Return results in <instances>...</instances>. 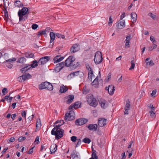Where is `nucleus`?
Segmentation results:
<instances>
[{
    "label": "nucleus",
    "mask_w": 159,
    "mask_h": 159,
    "mask_svg": "<svg viewBox=\"0 0 159 159\" xmlns=\"http://www.w3.org/2000/svg\"><path fill=\"white\" fill-rule=\"evenodd\" d=\"M59 126H55L52 130L51 133L52 135L55 136L56 139L58 140L61 138L64 133V130Z\"/></svg>",
    "instance_id": "obj_1"
},
{
    "label": "nucleus",
    "mask_w": 159,
    "mask_h": 159,
    "mask_svg": "<svg viewBox=\"0 0 159 159\" xmlns=\"http://www.w3.org/2000/svg\"><path fill=\"white\" fill-rule=\"evenodd\" d=\"M75 58L73 56H69L65 60L64 64L66 67L75 66L73 63L75 60Z\"/></svg>",
    "instance_id": "obj_2"
},
{
    "label": "nucleus",
    "mask_w": 159,
    "mask_h": 159,
    "mask_svg": "<svg viewBox=\"0 0 159 159\" xmlns=\"http://www.w3.org/2000/svg\"><path fill=\"white\" fill-rule=\"evenodd\" d=\"M47 89L48 90L51 91L53 89L52 85L48 82H45L41 83L39 86V89Z\"/></svg>",
    "instance_id": "obj_3"
},
{
    "label": "nucleus",
    "mask_w": 159,
    "mask_h": 159,
    "mask_svg": "<svg viewBox=\"0 0 159 159\" xmlns=\"http://www.w3.org/2000/svg\"><path fill=\"white\" fill-rule=\"evenodd\" d=\"M75 113L73 111H70L69 112L66 113L64 119L66 121L73 120L75 118Z\"/></svg>",
    "instance_id": "obj_4"
},
{
    "label": "nucleus",
    "mask_w": 159,
    "mask_h": 159,
    "mask_svg": "<svg viewBox=\"0 0 159 159\" xmlns=\"http://www.w3.org/2000/svg\"><path fill=\"white\" fill-rule=\"evenodd\" d=\"M102 60V56L101 52L99 51H97L95 54L94 61L96 64L100 63Z\"/></svg>",
    "instance_id": "obj_5"
},
{
    "label": "nucleus",
    "mask_w": 159,
    "mask_h": 159,
    "mask_svg": "<svg viewBox=\"0 0 159 159\" xmlns=\"http://www.w3.org/2000/svg\"><path fill=\"white\" fill-rule=\"evenodd\" d=\"M87 101L88 103L91 106L95 107L98 105L97 100L95 98H93L92 95L87 97Z\"/></svg>",
    "instance_id": "obj_6"
},
{
    "label": "nucleus",
    "mask_w": 159,
    "mask_h": 159,
    "mask_svg": "<svg viewBox=\"0 0 159 159\" xmlns=\"http://www.w3.org/2000/svg\"><path fill=\"white\" fill-rule=\"evenodd\" d=\"M87 121V119L82 118L76 120L75 121V123L77 125H82L86 123Z\"/></svg>",
    "instance_id": "obj_7"
},
{
    "label": "nucleus",
    "mask_w": 159,
    "mask_h": 159,
    "mask_svg": "<svg viewBox=\"0 0 159 159\" xmlns=\"http://www.w3.org/2000/svg\"><path fill=\"white\" fill-rule=\"evenodd\" d=\"M65 64L63 62H60L56 65L54 70L56 72H59L63 68Z\"/></svg>",
    "instance_id": "obj_8"
},
{
    "label": "nucleus",
    "mask_w": 159,
    "mask_h": 159,
    "mask_svg": "<svg viewBox=\"0 0 159 159\" xmlns=\"http://www.w3.org/2000/svg\"><path fill=\"white\" fill-rule=\"evenodd\" d=\"M50 59V57L48 56H45L40 59L38 61V63H40L41 65H44L46 64Z\"/></svg>",
    "instance_id": "obj_9"
},
{
    "label": "nucleus",
    "mask_w": 159,
    "mask_h": 159,
    "mask_svg": "<svg viewBox=\"0 0 159 159\" xmlns=\"http://www.w3.org/2000/svg\"><path fill=\"white\" fill-rule=\"evenodd\" d=\"M23 67L20 70L22 73H24L27 72L29 70H31L30 67V64H25L23 65Z\"/></svg>",
    "instance_id": "obj_10"
},
{
    "label": "nucleus",
    "mask_w": 159,
    "mask_h": 159,
    "mask_svg": "<svg viewBox=\"0 0 159 159\" xmlns=\"http://www.w3.org/2000/svg\"><path fill=\"white\" fill-rule=\"evenodd\" d=\"M107 119L103 118H99L98 124L99 126L102 127L106 125Z\"/></svg>",
    "instance_id": "obj_11"
},
{
    "label": "nucleus",
    "mask_w": 159,
    "mask_h": 159,
    "mask_svg": "<svg viewBox=\"0 0 159 159\" xmlns=\"http://www.w3.org/2000/svg\"><path fill=\"white\" fill-rule=\"evenodd\" d=\"M105 89L107 90L109 93L111 95H112L114 93L115 90L114 86L112 85L106 87Z\"/></svg>",
    "instance_id": "obj_12"
},
{
    "label": "nucleus",
    "mask_w": 159,
    "mask_h": 159,
    "mask_svg": "<svg viewBox=\"0 0 159 159\" xmlns=\"http://www.w3.org/2000/svg\"><path fill=\"white\" fill-rule=\"evenodd\" d=\"M86 127L89 130L94 131L97 130L98 126L96 124H90L87 125Z\"/></svg>",
    "instance_id": "obj_13"
},
{
    "label": "nucleus",
    "mask_w": 159,
    "mask_h": 159,
    "mask_svg": "<svg viewBox=\"0 0 159 159\" xmlns=\"http://www.w3.org/2000/svg\"><path fill=\"white\" fill-rule=\"evenodd\" d=\"M130 102L129 100H127L126 104L125 107V111L124 112L125 115L128 114V111L130 110Z\"/></svg>",
    "instance_id": "obj_14"
},
{
    "label": "nucleus",
    "mask_w": 159,
    "mask_h": 159,
    "mask_svg": "<svg viewBox=\"0 0 159 159\" xmlns=\"http://www.w3.org/2000/svg\"><path fill=\"white\" fill-rule=\"evenodd\" d=\"M81 105V103L80 102H75L74 104L71 105L69 108V110L75 109L79 108Z\"/></svg>",
    "instance_id": "obj_15"
},
{
    "label": "nucleus",
    "mask_w": 159,
    "mask_h": 159,
    "mask_svg": "<svg viewBox=\"0 0 159 159\" xmlns=\"http://www.w3.org/2000/svg\"><path fill=\"white\" fill-rule=\"evenodd\" d=\"M79 49L78 47V45L77 44H75L73 45L72 47L70 48V51L71 53L78 51Z\"/></svg>",
    "instance_id": "obj_16"
},
{
    "label": "nucleus",
    "mask_w": 159,
    "mask_h": 159,
    "mask_svg": "<svg viewBox=\"0 0 159 159\" xmlns=\"http://www.w3.org/2000/svg\"><path fill=\"white\" fill-rule=\"evenodd\" d=\"M57 146L56 144H52L50 147V150L51 154L54 153L57 149Z\"/></svg>",
    "instance_id": "obj_17"
},
{
    "label": "nucleus",
    "mask_w": 159,
    "mask_h": 159,
    "mask_svg": "<svg viewBox=\"0 0 159 159\" xmlns=\"http://www.w3.org/2000/svg\"><path fill=\"white\" fill-rule=\"evenodd\" d=\"M117 28L119 29H122L125 26V21L124 20L119 21L116 25Z\"/></svg>",
    "instance_id": "obj_18"
},
{
    "label": "nucleus",
    "mask_w": 159,
    "mask_h": 159,
    "mask_svg": "<svg viewBox=\"0 0 159 159\" xmlns=\"http://www.w3.org/2000/svg\"><path fill=\"white\" fill-rule=\"evenodd\" d=\"M28 11V9L26 7H23L21 10H19L18 13H20L22 15H26Z\"/></svg>",
    "instance_id": "obj_19"
},
{
    "label": "nucleus",
    "mask_w": 159,
    "mask_h": 159,
    "mask_svg": "<svg viewBox=\"0 0 159 159\" xmlns=\"http://www.w3.org/2000/svg\"><path fill=\"white\" fill-rule=\"evenodd\" d=\"M63 57H61L60 56L57 55L53 59V61L55 63H57L59 62L64 59Z\"/></svg>",
    "instance_id": "obj_20"
},
{
    "label": "nucleus",
    "mask_w": 159,
    "mask_h": 159,
    "mask_svg": "<svg viewBox=\"0 0 159 159\" xmlns=\"http://www.w3.org/2000/svg\"><path fill=\"white\" fill-rule=\"evenodd\" d=\"M66 98L67 100L66 101V102L67 104H69L73 102L74 99V96L73 95H70L67 97Z\"/></svg>",
    "instance_id": "obj_21"
},
{
    "label": "nucleus",
    "mask_w": 159,
    "mask_h": 159,
    "mask_svg": "<svg viewBox=\"0 0 159 159\" xmlns=\"http://www.w3.org/2000/svg\"><path fill=\"white\" fill-rule=\"evenodd\" d=\"M99 103L102 107L105 108L107 107V101L102 99H100L99 101Z\"/></svg>",
    "instance_id": "obj_22"
},
{
    "label": "nucleus",
    "mask_w": 159,
    "mask_h": 159,
    "mask_svg": "<svg viewBox=\"0 0 159 159\" xmlns=\"http://www.w3.org/2000/svg\"><path fill=\"white\" fill-rule=\"evenodd\" d=\"M19 17V21L21 22L23 21L24 22L27 19L28 16L25 15H22L20 13H18Z\"/></svg>",
    "instance_id": "obj_23"
},
{
    "label": "nucleus",
    "mask_w": 159,
    "mask_h": 159,
    "mask_svg": "<svg viewBox=\"0 0 159 159\" xmlns=\"http://www.w3.org/2000/svg\"><path fill=\"white\" fill-rule=\"evenodd\" d=\"M49 35L50 39V43H52L56 37V35L53 32H51Z\"/></svg>",
    "instance_id": "obj_24"
},
{
    "label": "nucleus",
    "mask_w": 159,
    "mask_h": 159,
    "mask_svg": "<svg viewBox=\"0 0 159 159\" xmlns=\"http://www.w3.org/2000/svg\"><path fill=\"white\" fill-rule=\"evenodd\" d=\"M131 16L132 20V21L133 23H135L137 19V15L135 12H132L131 14Z\"/></svg>",
    "instance_id": "obj_25"
},
{
    "label": "nucleus",
    "mask_w": 159,
    "mask_h": 159,
    "mask_svg": "<svg viewBox=\"0 0 159 159\" xmlns=\"http://www.w3.org/2000/svg\"><path fill=\"white\" fill-rule=\"evenodd\" d=\"M80 155L78 153H76V154H72L71 155V157L72 159H80Z\"/></svg>",
    "instance_id": "obj_26"
},
{
    "label": "nucleus",
    "mask_w": 159,
    "mask_h": 159,
    "mask_svg": "<svg viewBox=\"0 0 159 159\" xmlns=\"http://www.w3.org/2000/svg\"><path fill=\"white\" fill-rule=\"evenodd\" d=\"M95 77L94 75L93 74V71L88 72V78L89 80L91 81L93 78H94Z\"/></svg>",
    "instance_id": "obj_27"
},
{
    "label": "nucleus",
    "mask_w": 159,
    "mask_h": 159,
    "mask_svg": "<svg viewBox=\"0 0 159 159\" xmlns=\"http://www.w3.org/2000/svg\"><path fill=\"white\" fill-rule=\"evenodd\" d=\"M38 62L36 60H34L32 61V63L30 65V68L32 69V68L38 66L37 63Z\"/></svg>",
    "instance_id": "obj_28"
},
{
    "label": "nucleus",
    "mask_w": 159,
    "mask_h": 159,
    "mask_svg": "<svg viewBox=\"0 0 159 159\" xmlns=\"http://www.w3.org/2000/svg\"><path fill=\"white\" fill-rule=\"evenodd\" d=\"M68 89L66 86L63 85L60 87L59 91L61 93H64L66 92Z\"/></svg>",
    "instance_id": "obj_29"
},
{
    "label": "nucleus",
    "mask_w": 159,
    "mask_h": 159,
    "mask_svg": "<svg viewBox=\"0 0 159 159\" xmlns=\"http://www.w3.org/2000/svg\"><path fill=\"white\" fill-rule=\"evenodd\" d=\"M14 4L16 7H22L23 6V4L20 1L18 0L15 1Z\"/></svg>",
    "instance_id": "obj_30"
},
{
    "label": "nucleus",
    "mask_w": 159,
    "mask_h": 159,
    "mask_svg": "<svg viewBox=\"0 0 159 159\" xmlns=\"http://www.w3.org/2000/svg\"><path fill=\"white\" fill-rule=\"evenodd\" d=\"M41 126V122L40 120H37L36 123V129L39 130Z\"/></svg>",
    "instance_id": "obj_31"
},
{
    "label": "nucleus",
    "mask_w": 159,
    "mask_h": 159,
    "mask_svg": "<svg viewBox=\"0 0 159 159\" xmlns=\"http://www.w3.org/2000/svg\"><path fill=\"white\" fill-rule=\"evenodd\" d=\"M23 79H24V81L26 79H29L31 77V75L29 74H25L22 75Z\"/></svg>",
    "instance_id": "obj_32"
},
{
    "label": "nucleus",
    "mask_w": 159,
    "mask_h": 159,
    "mask_svg": "<svg viewBox=\"0 0 159 159\" xmlns=\"http://www.w3.org/2000/svg\"><path fill=\"white\" fill-rule=\"evenodd\" d=\"M26 61V59L24 57H20L19 58L18 60L17 61V63H24Z\"/></svg>",
    "instance_id": "obj_33"
},
{
    "label": "nucleus",
    "mask_w": 159,
    "mask_h": 159,
    "mask_svg": "<svg viewBox=\"0 0 159 159\" xmlns=\"http://www.w3.org/2000/svg\"><path fill=\"white\" fill-rule=\"evenodd\" d=\"M16 59L15 57H12V58L6 60L4 62H9L10 63L16 61Z\"/></svg>",
    "instance_id": "obj_34"
},
{
    "label": "nucleus",
    "mask_w": 159,
    "mask_h": 159,
    "mask_svg": "<svg viewBox=\"0 0 159 159\" xmlns=\"http://www.w3.org/2000/svg\"><path fill=\"white\" fill-rule=\"evenodd\" d=\"M25 57L28 58H33L34 55L33 53H27L25 54Z\"/></svg>",
    "instance_id": "obj_35"
},
{
    "label": "nucleus",
    "mask_w": 159,
    "mask_h": 159,
    "mask_svg": "<svg viewBox=\"0 0 159 159\" xmlns=\"http://www.w3.org/2000/svg\"><path fill=\"white\" fill-rule=\"evenodd\" d=\"M98 77L97 76L92 83V84L94 85L98 84Z\"/></svg>",
    "instance_id": "obj_36"
},
{
    "label": "nucleus",
    "mask_w": 159,
    "mask_h": 159,
    "mask_svg": "<svg viewBox=\"0 0 159 159\" xmlns=\"http://www.w3.org/2000/svg\"><path fill=\"white\" fill-rule=\"evenodd\" d=\"M82 141L85 143L89 144L91 142V140L89 138H85Z\"/></svg>",
    "instance_id": "obj_37"
},
{
    "label": "nucleus",
    "mask_w": 159,
    "mask_h": 159,
    "mask_svg": "<svg viewBox=\"0 0 159 159\" xmlns=\"http://www.w3.org/2000/svg\"><path fill=\"white\" fill-rule=\"evenodd\" d=\"M4 63L5 64L6 66L9 68L11 69L13 66L12 64L11 63L8 62Z\"/></svg>",
    "instance_id": "obj_38"
},
{
    "label": "nucleus",
    "mask_w": 159,
    "mask_h": 159,
    "mask_svg": "<svg viewBox=\"0 0 159 159\" xmlns=\"http://www.w3.org/2000/svg\"><path fill=\"white\" fill-rule=\"evenodd\" d=\"M56 36L58 38L64 39L65 36L64 35H62L58 33H56Z\"/></svg>",
    "instance_id": "obj_39"
},
{
    "label": "nucleus",
    "mask_w": 159,
    "mask_h": 159,
    "mask_svg": "<svg viewBox=\"0 0 159 159\" xmlns=\"http://www.w3.org/2000/svg\"><path fill=\"white\" fill-rule=\"evenodd\" d=\"M131 66L129 68V70H131L132 69H133L135 67V64H134V61L133 60L131 61Z\"/></svg>",
    "instance_id": "obj_40"
},
{
    "label": "nucleus",
    "mask_w": 159,
    "mask_h": 159,
    "mask_svg": "<svg viewBox=\"0 0 159 159\" xmlns=\"http://www.w3.org/2000/svg\"><path fill=\"white\" fill-rule=\"evenodd\" d=\"M148 15L151 17L153 20H155L156 19V16L153 14L152 13H149L148 14Z\"/></svg>",
    "instance_id": "obj_41"
},
{
    "label": "nucleus",
    "mask_w": 159,
    "mask_h": 159,
    "mask_svg": "<svg viewBox=\"0 0 159 159\" xmlns=\"http://www.w3.org/2000/svg\"><path fill=\"white\" fill-rule=\"evenodd\" d=\"M64 122L63 120H57L56 121L55 123V124H56L58 123H60L61 125H63L64 124Z\"/></svg>",
    "instance_id": "obj_42"
},
{
    "label": "nucleus",
    "mask_w": 159,
    "mask_h": 159,
    "mask_svg": "<svg viewBox=\"0 0 159 159\" xmlns=\"http://www.w3.org/2000/svg\"><path fill=\"white\" fill-rule=\"evenodd\" d=\"M74 72V73L75 74V76H77L78 75L80 74L81 75H82V74H83V72H81L80 71H76Z\"/></svg>",
    "instance_id": "obj_43"
},
{
    "label": "nucleus",
    "mask_w": 159,
    "mask_h": 159,
    "mask_svg": "<svg viewBox=\"0 0 159 159\" xmlns=\"http://www.w3.org/2000/svg\"><path fill=\"white\" fill-rule=\"evenodd\" d=\"M2 92L3 95L6 94L7 93V88H4L2 89Z\"/></svg>",
    "instance_id": "obj_44"
},
{
    "label": "nucleus",
    "mask_w": 159,
    "mask_h": 159,
    "mask_svg": "<svg viewBox=\"0 0 159 159\" xmlns=\"http://www.w3.org/2000/svg\"><path fill=\"white\" fill-rule=\"evenodd\" d=\"M71 141L73 142H75L77 140V137L75 136H72L70 138Z\"/></svg>",
    "instance_id": "obj_45"
},
{
    "label": "nucleus",
    "mask_w": 159,
    "mask_h": 159,
    "mask_svg": "<svg viewBox=\"0 0 159 159\" xmlns=\"http://www.w3.org/2000/svg\"><path fill=\"white\" fill-rule=\"evenodd\" d=\"M86 68L87 70L88 71V72H91V71H93V70L92 68L90 67L89 66V65H86Z\"/></svg>",
    "instance_id": "obj_46"
},
{
    "label": "nucleus",
    "mask_w": 159,
    "mask_h": 159,
    "mask_svg": "<svg viewBox=\"0 0 159 159\" xmlns=\"http://www.w3.org/2000/svg\"><path fill=\"white\" fill-rule=\"evenodd\" d=\"M25 139L26 137H25L21 136L19 137L18 140L19 142H20L24 140Z\"/></svg>",
    "instance_id": "obj_47"
},
{
    "label": "nucleus",
    "mask_w": 159,
    "mask_h": 159,
    "mask_svg": "<svg viewBox=\"0 0 159 159\" xmlns=\"http://www.w3.org/2000/svg\"><path fill=\"white\" fill-rule=\"evenodd\" d=\"M131 39V36L130 35L127 36L126 37V39L125 41V42H130Z\"/></svg>",
    "instance_id": "obj_48"
},
{
    "label": "nucleus",
    "mask_w": 159,
    "mask_h": 159,
    "mask_svg": "<svg viewBox=\"0 0 159 159\" xmlns=\"http://www.w3.org/2000/svg\"><path fill=\"white\" fill-rule=\"evenodd\" d=\"M150 40L153 43H154L156 42L155 38L152 36H151L150 37Z\"/></svg>",
    "instance_id": "obj_49"
},
{
    "label": "nucleus",
    "mask_w": 159,
    "mask_h": 159,
    "mask_svg": "<svg viewBox=\"0 0 159 159\" xmlns=\"http://www.w3.org/2000/svg\"><path fill=\"white\" fill-rule=\"evenodd\" d=\"M77 140L78 141V142L76 146V147L79 146L81 143V141L80 139H78Z\"/></svg>",
    "instance_id": "obj_50"
},
{
    "label": "nucleus",
    "mask_w": 159,
    "mask_h": 159,
    "mask_svg": "<svg viewBox=\"0 0 159 159\" xmlns=\"http://www.w3.org/2000/svg\"><path fill=\"white\" fill-rule=\"evenodd\" d=\"M39 136H37L36 139L34 142V143H36V144H38L39 143Z\"/></svg>",
    "instance_id": "obj_51"
},
{
    "label": "nucleus",
    "mask_w": 159,
    "mask_h": 159,
    "mask_svg": "<svg viewBox=\"0 0 159 159\" xmlns=\"http://www.w3.org/2000/svg\"><path fill=\"white\" fill-rule=\"evenodd\" d=\"M75 76L74 72L71 73L68 75V77L70 78H71Z\"/></svg>",
    "instance_id": "obj_52"
},
{
    "label": "nucleus",
    "mask_w": 159,
    "mask_h": 159,
    "mask_svg": "<svg viewBox=\"0 0 159 159\" xmlns=\"http://www.w3.org/2000/svg\"><path fill=\"white\" fill-rule=\"evenodd\" d=\"M34 116V115H32V116L29 117L28 119L29 120V123H30L31 121L33 119Z\"/></svg>",
    "instance_id": "obj_53"
},
{
    "label": "nucleus",
    "mask_w": 159,
    "mask_h": 159,
    "mask_svg": "<svg viewBox=\"0 0 159 159\" xmlns=\"http://www.w3.org/2000/svg\"><path fill=\"white\" fill-rule=\"evenodd\" d=\"M18 80L20 82H22L24 81V79H23V78L22 77V76H19L18 78Z\"/></svg>",
    "instance_id": "obj_54"
},
{
    "label": "nucleus",
    "mask_w": 159,
    "mask_h": 159,
    "mask_svg": "<svg viewBox=\"0 0 159 159\" xmlns=\"http://www.w3.org/2000/svg\"><path fill=\"white\" fill-rule=\"evenodd\" d=\"M157 91L156 90H153L152 93H151V95L152 97H154V95L156 94Z\"/></svg>",
    "instance_id": "obj_55"
},
{
    "label": "nucleus",
    "mask_w": 159,
    "mask_h": 159,
    "mask_svg": "<svg viewBox=\"0 0 159 159\" xmlns=\"http://www.w3.org/2000/svg\"><path fill=\"white\" fill-rule=\"evenodd\" d=\"M38 27L37 25L36 24H34L32 25V28L33 30L36 29Z\"/></svg>",
    "instance_id": "obj_56"
},
{
    "label": "nucleus",
    "mask_w": 159,
    "mask_h": 159,
    "mask_svg": "<svg viewBox=\"0 0 159 159\" xmlns=\"http://www.w3.org/2000/svg\"><path fill=\"white\" fill-rule=\"evenodd\" d=\"M26 112L25 111H23L21 112V116L24 118L26 117Z\"/></svg>",
    "instance_id": "obj_57"
},
{
    "label": "nucleus",
    "mask_w": 159,
    "mask_h": 159,
    "mask_svg": "<svg viewBox=\"0 0 159 159\" xmlns=\"http://www.w3.org/2000/svg\"><path fill=\"white\" fill-rule=\"evenodd\" d=\"M149 113H150L151 116L152 117H154L155 113L152 111H150Z\"/></svg>",
    "instance_id": "obj_58"
},
{
    "label": "nucleus",
    "mask_w": 159,
    "mask_h": 159,
    "mask_svg": "<svg viewBox=\"0 0 159 159\" xmlns=\"http://www.w3.org/2000/svg\"><path fill=\"white\" fill-rule=\"evenodd\" d=\"M38 35H40L41 34H43L45 35V34H46V31L44 30L42 31H41V32H38Z\"/></svg>",
    "instance_id": "obj_59"
},
{
    "label": "nucleus",
    "mask_w": 159,
    "mask_h": 159,
    "mask_svg": "<svg viewBox=\"0 0 159 159\" xmlns=\"http://www.w3.org/2000/svg\"><path fill=\"white\" fill-rule=\"evenodd\" d=\"M34 148V147H32V148H30L28 151L27 153L28 154H31L33 152V149Z\"/></svg>",
    "instance_id": "obj_60"
},
{
    "label": "nucleus",
    "mask_w": 159,
    "mask_h": 159,
    "mask_svg": "<svg viewBox=\"0 0 159 159\" xmlns=\"http://www.w3.org/2000/svg\"><path fill=\"white\" fill-rule=\"evenodd\" d=\"M16 116V114H12L11 116V118L13 120H14L15 119V118Z\"/></svg>",
    "instance_id": "obj_61"
},
{
    "label": "nucleus",
    "mask_w": 159,
    "mask_h": 159,
    "mask_svg": "<svg viewBox=\"0 0 159 159\" xmlns=\"http://www.w3.org/2000/svg\"><path fill=\"white\" fill-rule=\"evenodd\" d=\"M130 42H125V48H127L129 47Z\"/></svg>",
    "instance_id": "obj_62"
},
{
    "label": "nucleus",
    "mask_w": 159,
    "mask_h": 159,
    "mask_svg": "<svg viewBox=\"0 0 159 159\" xmlns=\"http://www.w3.org/2000/svg\"><path fill=\"white\" fill-rule=\"evenodd\" d=\"M125 12H123L122 13V14L120 16V19H121V20H122L123 18L125 17Z\"/></svg>",
    "instance_id": "obj_63"
},
{
    "label": "nucleus",
    "mask_w": 159,
    "mask_h": 159,
    "mask_svg": "<svg viewBox=\"0 0 159 159\" xmlns=\"http://www.w3.org/2000/svg\"><path fill=\"white\" fill-rule=\"evenodd\" d=\"M112 20L111 19V17H110L109 19V22L108 23V24L109 25H112Z\"/></svg>",
    "instance_id": "obj_64"
}]
</instances>
